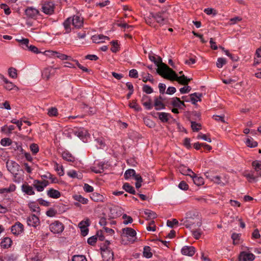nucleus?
Wrapping results in <instances>:
<instances>
[{
  "mask_svg": "<svg viewBox=\"0 0 261 261\" xmlns=\"http://www.w3.org/2000/svg\"><path fill=\"white\" fill-rule=\"evenodd\" d=\"M84 23V19L80 15H76L73 17L67 18L63 22L65 32L69 33L71 31V25L72 24L74 28L80 29L83 27Z\"/></svg>",
  "mask_w": 261,
  "mask_h": 261,
  "instance_id": "obj_1",
  "label": "nucleus"
},
{
  "mask_svg": "<svg viewBox=\"0 0 261 261\" xmlns=\"http://www.w3.org/2000/svg\"><path fill=\"white\" fill-rule=\"evenodd\" d=\"M163 68H160L159 69L160 70L161 69L168 70V74H166V75L164 76V78L172 80V81H176L178 82L179 84L184 85H187L189 82L191 81L190 79H188L184 75H182L180 76H178L176 74L175 72L172 69L169 68L168 66H165L163 65Z\"/></svg>",
  "mask_w": 261,
  "mask_h": 261,
  "instance_id": "obj_2",
  "label": "nucleus"
},
{
  "mask_svg": "<svg viewBox=\"0 0 261 261\" xmlns=\"http://www.w3.org/2000/svg\"><path fill=\"white\" fill-rule=\"evenodd\" d=\"M6 166L8 170L13 174L14 181L19 182L20 181V178L17 177V172L19 171L20 167L18 164L13 161H9L6 163Z\"/></svg>",
  "mask_w": 261,
  "mask_h": 261,
  "instance_id": "obj_3",
  "label": "nucleus"
},
{
  "mask_svg": "<svg viewBox=\"0 0 261 261\" xmlns=\"http://www.w3.org/2000/svg\"><path fill=\"white\" fill-rule=\"evenodd\" d=\"M181 222L182 224L185 226L187 228H189L194 225L195 223L197 224V226H200L201 222L200 221V219L197 216L194 218L192 217V213H189L187 215V217L182 219Z\"/></svg>",
  "mask_w": 261,
  "mask_h": 261,
  "instance_id": "obj_4",
  "label": "nucleus"
},
{
  "mask_svg": "<svg viewBox=\"0 0 261 261\" xmlns=\"http://www.w3.org/2000/svg\"><path fill=\"white\" fill-rule=\"evenodd\" d=\"M41 11L46 15H51L55 13V4L53 1H45L41 3Z\"/></svg>",
  "mask_w": 261,
  "mask_h": 261,
  "instance_id": "obj_5",
  "label": "nucleus"
},
{
  "mask_svg": "<svg viewBox=\"0 0 261 261\" xmlns=\"http://www.w3.org/2000/svg\"><path fill=\"white\" fill-rule=\"evenodd\" d=\"M122 231L123 235L127 238V240L129 243H133L135 242L137 238L136 232L134 229L126 227L123 228Z\"/></svg>",
  "mask_w": 261,
  "mask_h": 261,
  "instance_id": "obj_6",
  "label": "nucleus"
},
{
  "mask_svg": "<svg viewBox=\"0 0 261 261\" xmlns=\"http://www.w3.org/2000/svg\"><path fill=\"white\" fill-rule=\"evenodd\" d=\"M75 136L79 137L83 141L86 142L87 141V138L89 136V134L87 129L84 128H77L75 130H70Z\"/></svg>",
  "mask_w": 261,
  "mask_h": 261,
  "instance_id": "obj_7",
  "label": "nucleus"
},
{
  "mask_svg": "<svg viewBox=\"0 0 261 261\" xmlns=\"http://www.w3.org/2000/svg\"><path fill=\"white\" fill-rule=\"evenodd\" d=\"M49 229L54 233H60L64 230V226L61 222L56 221L50 224Z\"/></svg>",
  "mask_w": 261,
  "mask_h": 261,
  "instance_id": "obj_8",
  "label": "nucleus"
},
{
  "mask_svg": "<svg viewBox=\"0 0 261 261\" xmlns=\"http://www.w3.org/2000/svg\"><path fill=\"white\" fill-rule=\"evenodd\" d=\"M168 106H172L173 107L178 108V109H182V107H185L184 101L180 100L179 98L173 97L166 102Z\"/></svg>",
  "mask_w": 261,
  "mask_h": 261,
  "instance_id": "obj_9",
  "label": "nucleus"
},
{
  "mask_svg": "<svg viewBox=\"0 0 261 261\" xmlns=\"http://www.w3.org/2000/svg\"><path fill=\"white\" fill-rule=\"evenodd\" d=\"M204 175L207 179L213 181V182L221 186L224 185V184L221 181V178L220 176L214 175V174L210 171L206 172L204 173Z\"/></svg>",
  "mask_w": 261,
  "mask_h": 261,
  "instance_id": "obj_10",
  "label": "nucleus"
},
{
  "mask_svg": "<svg viewBox=\"0 0 261 261\" xmlns=\"http://www.w3.org/2000/svg\"><path fill=\"white\" fill-rule=\"evenodd\" d=\"M156 62H154L156 65V66H158V69H157V72L161 75H162L163 77H164V76L165 75H166V74H168V70H163V69H161V70H160L159 69L160 68H163V65H165V66H167L166 64H165V63H163L162 62V59L159 57H158L156 58V59L155 60Z\"/></svg>",
  "mask_w": 261,
  "mask_h": 261,
  "instance_id": "obj_11",
  "label": "nucleus"
},
{
  "mask_svg": "<svg viewBox=\"0 0 261 261\" xmlns=\"http://www.w3.org/2000/svg\"><path fill=\"white\" fill-rule=\"evenodd\" d=\"M49 185V182L47 180H35L33 182V186L38 192H42L44 190V188Z\"/></svg>",
  "mask_w": 261,
  "mask_h": 261,
  "instance_id": "obj_12",
  "label": "nucleus"
},
{
  "mask_svg": "<svg viewBox=\"0 0 261 261\" xmlns=\"http://www.w3.org/2000/svg\"><path fill=\"white\" fill-rule=\"evenodd\" d=\"M151 16L160 25H164L167 22V19L164 16L163 12H158L156 13H151Z\"/></svg>",
  "mask_w": 261,
  "mask_h": 261,
  "instance_id": "obj_13",
  "label": "nucleus"
},
{
  "mask_svg": "<svg viewBox=\"0 0 261 261\" xmlns=\"http://www.w3.org/2000/svg\"><path fill=\"white\" fill-rule=\"evenodd\" d=\"M59 69V67L53 68L49 67L43 69L42 72V76L43 79L48 80L55 72V70Z\"/></svg>",
  "mask_w": 261,
  "mask_h": 261,
  "instance_id": "obj_14",
  "label": "nucleus"
},
{
  "mask_svg": "<svg viewBox=\"0 0 261 261\" xmlns=\"http://www.w3.org/2000/svg\"><path fill=\"white\" fill-rule=\"evenodd\" d=\"M23 230L24 226L23 224L19 222H16L11 228L12 233L15 236L21 234Z\"/></svg>",
  "mask_w": 261,
  "mask_h": 261,
  "instance_id": "obj_15",
  "label": "nucleus"
},
{
  "mask_svg": "<svg viewBox=\"0 0 261 261\" xmlns=\"http://www.w3.org/2000/svg\"><path fill=\"white\" fill-rule=\"evenodd\" d=\"M27 224L30 226L36 227L40 224L39 218L35 214H32L27 218Z\"/></svg>",
  "mask_w": 261,
  "mask_h": 261,
  "instance_id": "obj_16",
  "label": "nucleus"
},
{
  "mask_svg": "<svg viewBox=\"0 0 261 261\" xmlns=\"http://www.w3.org/2000/svg\"><path fill=\"white\" fill-rule=\"evenodd\" d=\"M90 223L88 219H87L85 221H82L79 224V226L81 229V234L83 236L85 237L88 234L89 231L88 227Z\"/></svg>",
  "mask_w": 261,
  "mask_h": 261,
  "instance_id": "obj_17",
  "label": "nucleus"
},
{
  "mask_svg": "<svg viewBox=\"0 0 261 261\" xmlns=\"http://www.w3.org/2000/svg\"><path fill=\"white\" fill-rule=\"evenodd\" d=\"M50 53V55L53 57H57L60 59L61 60H71L73 59L71 57L68 56L66 55L53 50H48L47 51Z\"/></svg>",
  "mask_w": 261,
  "mask_h": 261,
  "instance_id": "obj_18",
  "label": "nucleus"
},
{
  "mask_svg": "<svg viewBox=\"0 0 261 261\" xmlns=\"http://www.w3.org/2000/svg\"><path fill=\"white\" fill-rule=\"evenodd\" d=\"M181 252L182 255L192 256L195 252V248L192 246H185L181 250Z\"/></svg>",
  "mask_w": 261,
  "mask_h": 261,
  "instance_id": "obj_19",
  "label": "nucleus"
},
{
  "mask_svg": "<svg viewBox=\"0 0 261 261\" xmlns=\"http://www.w3.org/2000/svg\"><path fill=\"white\" fill-rule=\"evenodd\" d=\"M26 16L30 18L35 19L39 14V11L33 7H29L25 11Z\"/></svg>",
  "mask_w": 261,
  "mask_h": 261,
  "instance_id": "obj_20",
  "label": "nucleus"
},
{
  "mask_svg": "<svg viewBox=\"0 0 261 261\" xmlns=\"http://www.w3.org/2000/svg\"><path fill=\"white\" fill-rule=\"evenodd\" d=\"M101 254L105 261H111L113 258V252L108 248L102 250Z\"/></svg>",
  "mask_w": 261,
  "mask_h": 261,
  "instance_id": "obj_21",
  "label": "nucleus"
},
{
  "mask_svg": "<svg viewBox=\"0 0 261 261\" xmlns=\"http://www.w3.org/2000/svg\"><path fill=\"white\" fill-rule=\"evenodd\" d=\"M21 190L23 193L28 195H33L35 194L33 188L31 186H30L27 182H25L22 185Z\"/></svg>",
  "mask_w": 261,
  "mask_h": 261,
  "instance_id": "obj_22",
  "label": "nucleus"
},
{
  "mask_svg": "<svg viewBox=\"0 0 261 261\" xmlns=\"http://www.w3.org/2000/svg\"><path fill=\"white\" fill-rule=\"evenodd\" d=\"M254 258V255L251 253L242 252L240 255V259L242 261H253Z\"/></svg>",
  "mask_w": 261,
  "mask_h": 261,
  "instance_id": "obj_23",
  "label": "nucleus"
},
{
  "mask_svg": "<svg viewBox=\"0 0 261 261\" xmlns=\"http://www.w3.org/2000/svg\"><path fill=\"white\" fill-rule=\"evenodd\" d=\"M178 170L180 173L184 175L191 177L194 175V172L191 169L184 165H180L178 168Z\"/></svg>",
  "mask_w": 261,
  "mask_h": 261,
  "instance_id": "obj_24",
  "label": "nucleus"
},
{
  "mask_svg": "<svg viewBox=\"0 0 261 261\" xmlns=\"http://www.w3.org/2000/svg\"><path fill=\"white\" fill-rule=\"evenodd\" d=\"M91 39L95 43H100L105 42L106 39L108 40L109 37L103 35H95L92 36Z\"/></svg>",
  "mask_w": 261,
  "mask_h": 261,
  "instance_id": "obj_25",
  "label": "nucleus"
},
{
  "mask_svg": "<svg viewBox=\"0 0 261 261\" xmlns=\"http://www.w3.org/2000/svg\"><path fill=\"white\" fill-rule=\"evenodd\" d=\"M159 119L163 122H167L172 118L170 114L166 112L157 113Z\"/></svg>",
  "mask_w": 261,
  "mask_h": 261,
  "instance_id": "obj_26",
  "label": "nucleus"
},
{
  "mask_svg": "<svg viewBox=\"0 0 261 261\" xmlns=\"http://www.w3.org/2000/svg\"><path fill=\"white\" fill-rule=\"evenodd\" d=\"M47 195L50 198L57 199L61 196V193L57 190L50 188L47 191Z\"/></svg>",
  "mask_w": 261,
  "mask_h": 261,
  "instance_id": "obj_27",
  "label": "nucleus"
},
{
  "mask_svg": "<svg viewBox=\"0 0 261 261\" xmlns=\"http://www.w3.org/2000/svg\"><path fill=\"white\" fill-rule=\"evenodd\" d=\"M252 166L254 170L257 172V177L261 176V161H254L252 163Z\"/></svg>",
  "mask_w": 261,
  "mask_h": 261,
  "instance_id": "obj_28",
  "label": "nucleus"
},
{
  "mask_svg": "<svg viewBox=\"0 0 261 261\" xmlns=\"http://www.w3.org/2000/svg\"><path fill=\"white\" fill-rule=\"evenodd\" d=\"M194 184L196 185L199 186H201L204 184V179L201 176H197L195 173L194 175L193 176H191L190 177Z\"/></svg>",
  "mask_w": 261,
  "mask_h": 261,
  "instance_id": "obj_29",
  "label": "nucleus"
},
{
  "mask_svg": "<svg viewBox=\"0 0 261 261\" xmlns=\"http://www.w3.org/2000/svg\"><path fill=\"white\" fill-rule=\"evenodd\" d=\"M16 40L19 43L20 46L24 50H28L29 46V40L27 38L21 39H16Z\"/></svg>",
  "mask_w": 261,
  "mask_h": 261,
  "instance_id": "obj_30",
  "label": "nucleus"
},
{
  "mask_svg": "<svg viewBox=\"0 0 261 261\" xmlns=\"http://www.w3.org/2000/svg\"><path fill=\"white\" fill-rule=\"evenodd\" d=\"M28 206L31 211L35 212L37 214L40 213V207L37 202L31 201L29 203Z\"/></svg>",
  "mask_w": 261,
  "mask_h": 261,
  "instance_id": "obj_31",
  "label": "nucleus"
},
{
  "mask_svg": "<svg viewBox=\"0 0 261 261\" xmlns=\"http://www.w3.org/2000/svg\"><path fill=\"white\" fill-rule=\"evenodd\" d=\"M202 94L200 93H194L191 94L190 95V100L193 104H196V103L198 101H201V97H202Z\"/></svg>",
  "mask_w": 261,
  "mask_h": 261,
  "instance_id": "obj_32",
  "label": "nucleus"
},
{
  "mask_svg": "<svg viewBox=\"0 0 261 261\" xmlns=\"http://www.w3.org/2000/svg\"><path fill=\"white\" fill-rule=\"evenodd\" d=\"M12 242V240L10 238L6 237L1 241V246L4 249L8 248L11 246Z\"/></svg>",
  "mask_w": 261,
  "mask_h": 261,
  "instance_id": "obj_33",
  "label": "nucleus"
},
{
  "mask_svg": "<svg viewBox=\"0 0 261 261\" xmlns=\"http://www.w3.org/2000/svg\"><path fill=\"white\" fill-rule=\"evenodd\" d=\"M91 198L95 202H103L105 200V197L102 195L96 192L92 194Z\"/></svg>",
  "mask_w": 261,
  "mask_h": 261,
  "instance_id": "obj_34",
  "label": "nucleus"
},
{
  "mask_svg": "<svg viewBox=\"0 0 261 261\" xmlns=\"http://www.w3.org/2000/svg\"><path fill=\"white\" fill-rule=\"evenodd\" d=\"M63 159L68 162H73L75 161V158L70 152L65 151L62 153Z\"/></svg>",
  "mask_w": 261,
  "mask_h": 261,
  "instance_id": "obj_35",
  "label": "nucleus"
},
{
  "mask_svg": "<svg viewBox=\"0 0 261 261\" xmlns=\"http://www.w3.org/2000/svg\"><path fill=\"white\" fill-rule=\"evenodd\" d=\"M16 188V186L13 184H11L9 185L8 188L0 189V194L14 192L15 191Z\"/></svg>",
  "mask_w": 261,
  "mask_h": 261,
  "instance_id": "obj_36",
  "label": "nucleus"
},
{
  "mask_svg": "<svg viewBox=\"0 0 261 261\" xmlns=\"http://www.w3.org/2000/svg\"><path fill=\"white\" fill-rule=\"evenodd\" d=\"M67 175L71 178H76L77 179H82L83 175L81 173H78L75 170H71L67 172Z\"/></svg>",
  "mask_w": 261,
  "mask_h": 261,
  "instance_id": "obj_37",
  "label": "nucleus"
},
{
  "mask_svg": "<svg viewBox=\"0 0 261 261\" xmlns=\"http://www.w3.org/2000/svg\"><path fill=\"white\" fill-rule=\"evenodd\" d=\"M155 109L156 110H161L165 108V106L163 102L158 100L157 99H154V105Z\"/></svg>",
  "mask_w": 261,
  "mask_h": 261,
  "instance_id": "obj_38",
  "label": "nucleus"
},
{
  "mask_svg": "<svg viewBox=\"0 0 261 261\" xmlns=\"http://www.w3.org/2000/svg\"><path fill=\"white\" fill-rule=\"evenodd\" d=\"M123 189L128 193H129L132 194H135L136 191L133 188V187L131 186L128 183H125L123 185Z\"/></svg>",
  "mask_w": 261,
  "mask_h": 261,
  "instance_id": "obj_39",
  "label": "nucleus"
},
{
  "mask_svg": "<svg viewBox=\"0 0 261 261\" xmlns=\"http://www.w3.org/2000/svg\"><path fill=\"white\" fill-rule=\"evenodd\" d=\"M246 144L248 147L253 148L257 146V143L252 138H248L246 141Z\"/></svg>",
  "mask_w": 261,
  "mask_h": 261,
  "instance_id": "obj_40",
  "label": "nucleus"
},
{
  "mask_svg": "<svg viewBox=\"0 0 261 261\" xmlns=\"http://www.w3.org/2000/svg\"><path fill=\"white\" fill-rule=\"evenodd\" d=\"M135 171L134 169H129L127 170L124 173V177L125 179H128L132 176L134 177V175H135Z\"/></svg>",
  "mask_w": 261,
  "mask_h": 261,
  "instance_id": "obj_41",
  "label": "nucleus"
},
{
  "mask_svg": "<svg viewBox=\"0 0 261 261\" xmlns=\"http://www.w3.org/2000/svg\"><path fill=\"white\" fill-rule=\"evenodd\" d=\"M143 255L146 258H150L152 256V254L151 252L150 247L149 246H145L143 250Z\"/></svg>",
  "mask_w": 261,
  "mask_h": 261,
  "instance_id": "obj_42",
  "label": "nucleus"
},
{
  "mask_svg": "<svg viewBox=\"0 0 261 261\" xmlns=\"http://www.w3.org/2000/svg\"><path fill=\"white\" fill-rule=\"evenodd\" d=\"M144 214L148 219H154L156 217V214L154 212L149 210H145Z\"/></svg>",
  "mask_w": 261,
  "mask_h": 261,
  "instance_id": "obj_43",
  "label": "nucleus"
},
{
  "mask_svg": "<svg viewBox=\"0 0 261 261\" xmlns=\"http://www.w3.org/2000/svg\"><path fill=\"white\" fill-rule=\"evenodd\" d=\"M47 114L50 117L57 116L58 114V109L55 107H51L48 109Z\"/></svg>",
  "mask_w": 261,
  "mask_h": 261,
  "instance_id": "obj_44",
  "label": "nucleus"
},
{
  "mask_svg": "<svg viewBox=\"0 0 261 261\" xmlns=\"http://www.w3.org/2000/svg\"><path fill=\"white\" fill-rule=\"evenodd\" d=\"M74 198L77 201H79L84 204H87L88 202V199L83 197L80 195L74 196Z\"/></svg>",
  "mask_w": 261,
  "mask_h": 261,
  "instance_id": "obj_45",
  "label": "nucleus"
},
{
  "mask_svg": "<svg viewBox=\"0 0 261 261\" xmlns=\"http://www.w3.org/2000/svg\"><path fill=\"white\" fill-rule=\"evenodd\" d=\"M142 81L145 83L148 81L151 82V83H153L154 82V79L152 75L149 73H147L146 75H143Z\"/></svg>",
  "mask_w": 261,
  "mask_h": 261,
  "instance_id": "obj_46",
  "label": "nucleus"
},
{
  "mask_svg": "<svg viewBox=\"0 0 261 261\" xmlns=\"http://www.w3.org/2000/svg\"><path fill=\"white\" fill-rule=\"evenodd\" d=\"M9 75L13 79H16L17 77V70L15 68L11 67L8 69Z\"/></svg>",
  "mask_w": 261,
  "mask_h": 261,
  "instance_id": "obj_47",
  "label": "nucleus"
},
{
  "mask_svg": "<svg viewBox=\"0 0 261 261\" xmlns=\"http://www.w3.org/2000/svg\"><path fill=\"white\" fill-rule=\"evenodd\" d=\"M226 63V60L225 59L223 58H219L217 60L216 65L218 68H221Z\"/></svg>",
  "mask_w": 261,
  "mask_h": 261,
  "instance_id": "obj_48",
  "label": "nucleus"
},
{
  "mask_svg": "<svg viewBox=\"0 0 261 261\" xmlns=\"http://www.w3.org/2000/svg\"><path fill=\"white\" fill-rule=\"evenodd\" d=\"M197 139H202V140L206 141L208 142H212V140L210 137H208L206 135L203 134L201 133H200L198 134V135L197 136Z\"/></svg>",
  "mask_w": 261,
  "mask_h": 261,
  "instance_id": "obj_49",
  "label": "nucleus"
},
{
  "mask_svg": "<svg viewBox=\"0 0 261 261\" xmlns=\"http://www.w3.org/2000/svg\"><path fill=\"white\" fill-rule=\"evenodd\" d=\"M191 127L193 131L198 132L201 129V125L195 121L191 122Z\"/></svg>",
  "mask_w": 261,
  "mask_h": 261,
  "instance_id": "obj_50",
  "label": "nucleus"
},
{
  "mask_svg": "<svg viewBox=\"0 0 261 261\" xmlns=\"http://www.w3.org/2000/svg\"><path fill=\"white\" fill-rule=\"evenodd\" d=\"M112 46L111 48V50L113 53H116L119 50V45L118 44L117 41H112L111 42Z\"/></svg>",
  "mask_w": 261,
  "mask_h": 261,
  "instance_id": "obj_51",
  "label": "nucleus"
},
{
  "mask_svg": "<svg viewBox=\"0 0 261 261\" xmlns=\"http://www.w3.org/2000/svg\"><path fill=\"white\" fill-rule=\"evenodd\" d=\"M12 141L10 138H3L1 141V144L3 146H8L11 144Z\"/></svg>",
  "mask_w": 261,
  "mask_h": 261,
  "instance_id": "obj_52",
  "label": "nucleus"
},
{
  "mask_svg": "<svg viewBox=\"0 0 261 261\" xmlns=\"http://www.w3.org/2000/svg\"><path fill=\"white\" fill-rule=\"evenodd\" d=\"M130 108L134 109L137 111H140L141 110L140 106L136 102L135 100H133L129 105Z\"/></svg>",
  "mask_w": 261,
  "mask_h": 261,
  "instance_id": "obj_53",
  "label": "nucleus"
},
{
  "mask_svg": "<svg viewBox=\"0 0 261 261\" xmlns=\"http://www.w3.org/2000/svg\"><path fill=\"white\" fill-rule=\"evenodd\" d=\"M122 219L124 220L123 223L124 224H128L133 222L132 218L129 216H127L126 214H123L122 215Z\"/></svg>",
  "mask_w": 261,
  "mask_h": 261,
  "instance_id": "obj_54",
  "label": "nucleus"
},
{
  "mask_svg": "<svg viewBox=\"0 0 261 261\" xmlns=\"http://www.w3.org/2000/svg\"><path fill=\"white\" fill-rule=\"evenodd\" d=\"M72 261H87V259L84 255H75L72 257Z\"/></svg>",
  "mask_w": 261,
  "mask_h": 261,
  "instance_id": "obj_55",
  "label": "nucleus"
},
{
  "mask_svg": "<svg viewBox=\"0 0 261 261\" xmlns=\"http://www.w3.org/2000/svg\"><path fill=\"white\" fill-rule=\"evenodd\" d=\"M5 86L4 87L8 90H11L15 87V85L12 82H10L8 80L5 83Z\"/></svg>",
  "mask_w": 261,
  "mask_h": 261,
  "instance_id": "obj_56",
  "label": "nucleus"
},
{
  "mask_svg": "<svg viewBox=\"0 0 261 261\" xmlns=\"http://www.w3.org/2000/svg\"><path fill=\"white\" fill-rule=\"evenodd\" d=\"M244 176L246 177L248 180L250 182L255 181L256 177H257V176H255L253 173H250L245 174Z\"/></svg>",
  "mask_w": 261,
  "mask_h": 261,
  "instance_id": "obj_57",
  "label": "nucleus"
},
{
  "mask_svg": "<svg viewBox=\"0 0 261 261\" xmlns=\"http://www.w3.org/2000/svg\"><path fill=\"white\" fill-rule=\"evenodd\" d=\"M30 148L32 153L34 154H36L39 151V147L37 144H31Z\"/></svg>",
  "mask_w": 261,
  "mask_h": 261,
  "instance_id": "obj_58",
  "label": "nucleus"
},
{
  "mask_svg": "<svg viewBox=\"0 0 261 261\" xmlns=\"http://www.w3.org/2000/svg\"><path fill=\"white\" fill-rule=\"evenodd\" d=\"M42 178H48L51 179V182L56 183L57 181V179L56 177H54V176L50 173H48V174L43 175L41 176Z\"/></svg>",
  "mask_w": 261,
  "mask_h": 261,
  "instance_id": "obj_59",
  "label": "nucleus"
},
{
  "mask_svg": "<svg viewBox=\"0 0 261 261\" xmlns=\"http://www.w3.org/2000/svg\"><path fill=\"white\" fill-rule=\"evenodd\" d=\"M242 18L239 16H236L233 18L230 19L229 20V24L233 25L237 23V22L242 21Z\"/></svg>",
  "mask_w": 261,
  "mask_h": 261,
  "instance_id": "obj_60",
  "label": "nucleus"
},
{
  "mask_svg": "<svg viewBox=\"0 0 261 261\" xmlns=\"http://www.w3.org/2000/svg\"><path fill=\"white\" fill-rule=\"evenodd\" d=\"M0 7L2 9L4 10L5 13L6 15H9L11 13V11L9 7L7 5L5 4H2L0 5Z\"/></svg>",
  "mask_w": 261,
  "mask_h": 261,
  "instance_id": "obj_61",
  "label": "nucleus"
},
{
  "mask_svg": "<svg viewBox=\"0 0 261 261\" xmlns=\"http://www.w3.org/2000/svg\"><path fill=\"white\" fill-rule=\"evenodd\" d=\"M178 223V221L176 219H173L171 220H168L167 221V225L169 227H173L175 225Z\"/></svg>",
  "mask_w": 261,
  "mask_h": 261,
  "instance_id": "obj_62",
  "label": "nucleus"
},
{
  "mask_svg": "<svg viewBox=\"0 0 261 261\" xmlns=\"http://www.w3.org/2000/svg\"><path fill=\"white\" fill-rule=\"evenodd\" d=\"M178 188L181 190L186 191L188 190L189 186L185 181H181L178 185Z\"/></svg>",
  "mask_w": 261,
  "mask_h": 261,
  "instance_id": "obj_63",
  "label": "nucleus"
},
{
  "mask_svg": "<svg viewBox=\"0 0 261 261\" xmlns=\"http://www.w3.org/2000/svg\"><path fill=\"white\" fill-rule=\"evenodd\" d=\"M142 89L143 91L147 94H150L153 92L152 88L147 85H144L143 86Z\"/></svg>",
  "mask_w": 261,
  "mask_h": 261,
  "instance_id": "obj_64",
  "label": "nucleus"
}]
</instances>
